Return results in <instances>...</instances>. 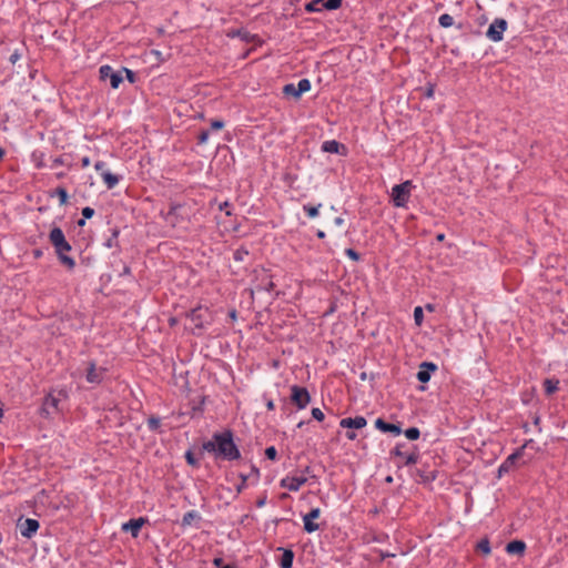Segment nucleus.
I'll return each mask as SVG.
<instances>
[{"label":"nucleus","instance_id":"nucleus-1","mask_svg":"<svg viewBox=\"0 0 568 568\" xmlns=\"http://www.w3.org/2000/svg\"><path fill=\"white\" fill-rule=\"evenodd\" d=\"M204 450L213 453L217 458L225 460L239 459L241 454L233 442L231 432L216 433L212 439L203 444Z\"/></svg>","mask_w":568,"mask_h":568},{"label":"nucleus","instance_id":"nucleus-2","mask_svg":"<svg viewBox=\"0 0 568 568\" xmlns=\"http://www.w3.org/2000/svg\"><path fill=\"white\" fill-rule=\"evenodd\" d=\"M50 241L52 245L55 247L57 253L59 254L62 263H64L68 266H73V260L64 254L65 252H69L71 250V246L65 241L64 234L61 229L54 227L51 230Z\"/></svg>","mask_w":568,"mask_h":568},{"label":"nucleus","instance_id":"nucleus-3","mask_svg":"<svg viewBox=\"0 0 568 568\" xmlns=\"http://www.w3.org/2000/svg\"><path fill=\"white\" fill-rule=\"evenodd\" d=\"M414 185L412 181H405L394 185L390 191V200L396 207H406Z\"/></svg>","mask_w":568,"mask_h":568},{"label":"nucleus","instance_id":"nucleus-4","mask_svg":"<svg viewBox=\"0 0 568 568\" xmlns=\"http://www.w3.org/2000/svg\"><path fill=\"white\" fill-rule=\"evenodd\" d=\"M291 392L292 403L295 404L298 409H304L310 404L311 396L305 387L294 385L292 386Z\"/></svg>","mask_w":568,"mask_h":568},{"label":"nucleus","instance_id":"nucleus-5","mask_svg":"<svg viewBox=\"0 0 568 568\" xmlns=\"http://www.w3.org/2000/svg\"><path fill=\"white\" fill-rule=\"evenodd\" d=\"M507 26H508V23L505 19H501V18L495 19L486 32L487 38L494 42L501 41L503 33L506 31Z\"/></svg>","mask_w":568,"mask_h":568},{"label":"nucleus","instance_id":"nucleus-6","mask_svg":"<svg viewBox=\"0 0 568 568\" xmlns=\"http://www.w3.org/2000/svg\"><path fill=\"white\" fill-rule=\"evenodd\" d=\"M307 483V477L301 475H288L281 479L280 486L291 491H297L300 488Z\"/></svg>","mask_w":568,"mask_h":568},{"label":"nucleus","instance_id":"nucleus-7","mask_svg":"<svg viewBox=\"0 0 568 568\" xmlns=\"http://www.w3.org/2000/svg\"><path fill=\"white\" fill-rule=\"evenodd\" d=\"M61 398H65V393L59 392L58 395L49 394L43 400L42 413L45 416H49V415L53 414L54 412H58L60 409L59 403H60Z\"/></svg>","mask_w":568,"mask_h":568},{"label":"nucleus","instance_id":"nucleus-8","mask_svg":"<svg viewBox=\"0 0 568 568\" xmlns=\"http://www.w3.org/2000/svg\"><path fill=\"white\" fill-rule=\"evenodd\" d=\"M105 374V368L98 367L94 362H89L85 369V379L90 384H100Z\"/></svg>","mask_w":568,"mask_h":568},{"label":"nucleus","instance_id":"nucleus-9","mask_svg":"<svg viewBox=\"0 0 568 568\" xmlns=\"http://www.w3.org/2000/svg\"><path fill=\"white\" fill-rule=\"evenodd\" d=\"M99 72L101 80L105 81L109 79L113 89H118L120 83L123 81L122 75L119 72H115L110 65H102Z\"/></svg>","mask_w":568,"mask_h":568},{"label":"nucleus","instance_id":"nucleus-10","mask_svg":"<svg viewBox=\"0 0 568 568\" xmlns=\"http://www.w3.org/2000/svg\"><path fill=\"white\" fill-rule=\"evenodd\" d=\"M148 523V519L144 517H139L134 519H130L129 521L122 524L121 529L125 532H130L133 538H136L140 534L141 528Z\"/></svg>","mask_w":568,"mask_h":568},{"label":"nucleus","instance_id":"nucleus-11","mask_svg":"<svg viewBox=\"0 0 568 568\" xmlns=\"http://www.w3.org/2000/svg\"><path fill=\"white\" fill-rule=\"evenodd\" d=\"M523 454H524V447L517 449L515 453H513L511 455H509L504 462L503 464L499 466L498 468V473H499V477L503 475V474H506L508 473L509 470H511L517 460L520 459L523 457Z\"/></svg>","mask_w":568,"mask_h":568},{"label":"nucleus","instance_id":"nucleus-12","mask_svg":"<svg viewBox=\"0 0 568 568\" xmlns=\"http://www.w3.org/2000/svg\"><path fill=\"white\" fill-rule=\"evenodd\" d=\"M321 509L313 508L310 513L303 516L304 529L308 534L314 532L318 529V525L315 523V519L320 518Z\"/></svg>","mask_w":568,"mask_h":568},{"label":"nucleus","instance_id":"nucleus-13","mask_svg":"<svg viewBox=\"0 0 568 568\" xmlns=\"http://www.w3.org/2000/svg\"><path fill=\"white\" fill-rule=\"evenodd\" d=\"M39 521L32 518L26 519L20 524V532L26 538H31L39 529Z\"/></svg>","mask_w":568,"mask_h":568},{"label":"nucleus","instance_id":"nucleus-14","mask_svg":"<svg viewBox=\"0 0 568 568\" xmlns=\"http://www.w3.org/2000/svg\"><path fill=\"white\" fill-rule=\"evenodd\" d=\"M366 424H367V422L363 416H356L354 418L347 417V418H343L339 422V426L342 428H347V429H361V428L365 427Z\"/></svg>","mask_w":568,"mask_h":568},{"label":"nucleus","instance_id":"nucleus-15","mask_svg":"<svg viewBox=\"0 0 568 568\" xmlns=\"http://www.w3.org/2000/svg\"><path fill=\"white\" fill-rule=\"evenodd\" d=\"M400 445H396V447L393 449L392 454L396 457L402 458V464L405 466L414 465L418 462V454L417 453H410L405 454L400 449Z\"/></svg>","mask_w":568,"mask_h":568},{"label":"nucleus","instance_id":"nucleus-16","mask_svg":"<svg viewBox=\"0 0 568 568\" xmlns=\"http://www.w3.org/2000/svg\"><path fill=\"white\" fill-rule=\"evenodd\" d=\"M437 366L434 363L424 362L417 372V379L422 383H427L430 379V372H435Z\"/></svg>","mask_w":568,"mask_h":568},{"label":"nucleus","instance_id":"nucleus-17","mask_svg":"<svg viewBox=\"0 0 568 568\" xmlns=\"http://www.w3.org/2000/svg\"><path fill=\"white\" fill-rule=\"evenodd\" d=\"M375 427L384 433H392L396 436L402 434V429L398 425L386 423L382 418L375 420Z\"/></svg>","mask_w":568,"mask_h":568},{"label":"nucleus","instance_id":"nucleus-18","mask_svg":"<svg viewBox=\"0 0 568 568\" xmlns=\"http://www.w3.org/2000/svg\"><path fill=\"white\" fill-rule=\"evenodd\" d=\"M322 150L327 153H341V154L346 153L345 145L341 144L339 142H337L335 140L325 141L322 144Z\"/></svg>","mask_w":568,"mask_h":568},{"label":"nucleus","instance_id":"nucleus-19","mask_svg":"<svg viewBox=\"0 0 568 568\" xmlns=\"http://www.w3.org/2000/svg\"><path fill=\"white\" fill-rule=\"evenodd\" d=\"M207 313L206 308L197 307L191 311L190 318L199 328L203 327L204 315Z\"/></svg>","mask_w":568,"mask_h":568},{"label":"nucleus","instance_id":"nucleus-20","mask_svg":"<svg viewBox=\"0 0 568 568\" xmlns=\"http://www.w3.org/2000/svg\"><path fill=\"white\" fill-rule=\"evenodd\" d=\"M526 549V544L521 540H513L507 544L506 551L509 555H523Z\"/></svg>","mask_w":568,"mask_h":568},{"label":"nucleus","instance_id":"nucleus-21","mask_svg":"<svg viewBox=\"0 0 568 568\" xmlns=\"http://www.w3.org/2000/svg\"><path fill=\"white\" fill-rule=\"evenodd\" d=\"M294 560V552L291 549H283V555L280 560L281 568H292Z\"/></svg>","mask_w":568,"mask_h":568},{"label":"nucleus","instance_id":"nucleus-22","mask_svg":"<svg viewBox=\"0 0 568 568\" xmlns=\"http://www.w3.org/2000/svg\"><path fill=\"white\" fill-rule=\"evenodd\" d=\"M101 175L108 189H112L119 183V178L109 171H103Z\"/></svg>","mask_w":568,"mask_h":568},{"label":"nucleus","instance_id":"nucleus-23","mask_svg":"<svg viewBox=\"0 0 568 568\" xmlns=\"http://www.w3.org/2000/svg\"><path fill=\"white\" fill-rule=\"evenodd\" d=\"M544 387H545V392L547 395H552L559 388V381L558 379H546L544 382Z\"/></svg>","mask_w":568,"mask_h":568},{"label":"nucleus","instance_id":"nucleus-24","mask_svg":"<svg viewBox=\"0 0 568 568\" xmlns=\"http://www.w3.org/2000/svg\"><path fill=\"white\" fill-rule=\"evenodd\" d=\"M324 8V0H313L306 4V10L310 12L321 11Z\"/></svg>","mask_w":568,"mask_h":568},{"label":"nucleus","instance_id":"nucleus-25","mask_svg":"<svg viewBox=\"0 0 568 568\" xmlns=\"http://www.w3.org/2000/svg\"><path fill=\"white\" fill-rule=\"evenodd\" d=\"M439 24L443 27V28H449L454 24V19L450 14L448 13H444L439 17Z\"/></svg>","mask_w":568,"mask_h":568},{"label":"nucleus","instance_id":"nucleus-26","mask_svg":"<svg viewBox=\"0 0 568 568\" xmlns=\"http://www.w3.org/2000/svg\"><path fill=\"white\" fill-rule=\"evenodd\" d=\"M477 550L483 552L484 555H489L491 549H490V544H489L488 539H481L477 544Z\"/></svg>","mask_w":568,"mask_h":568},{"label":"nucleus","instance_id":"nucleus-27","mask_svg":"<svg viewBox=\"0 0 568 568\" xmlns=\"http://www.w3.org/2000/svg\"><path fill=\"white\" fill-rule=\"evenodd\" d=\"M297 94L301 97L302 93L310 91L311 82L307 79L300 80L297 84Z\"/></svg>","mask_w":568,"mask_h":568},{"label":"nucleus","instance_id":"nucleus-28","mask_svg":"<svg viewBox=\"0 0 568 568\" xmlns=\"http://www.w3.org/2000/svg\"><path fill=\"white\" fill-rule=\"evenodd\" d=\"M405 436L407 439L409 440H416L419 438L420 436V432L418 428L416 427H410L408 429L405 430Z\"/></svg>","mask_w":568,"mask_h":568},{"label":"nucleus","instance_id":"nucleus-29","mask_svg":"<svg viewBox=\"0 0 568 568\" xmlns=\"http://www.w3.org/2000/svg\"><path fill=\"white\" fill-rule=\"evenodd\" d=\"M320 207H321V204H318L317 206L304 205L303 210L307 213V215L311 219H314V217H316L318 215V209Z\"/></svg>","mask_w":568,"mask_h":568},{"label":"nucleus","instance_id":"nucleus-30","mask_svg":"<svg viewBox=\"0 0 568 568\" xmlns=\"http://www.w3.org/2000/svg\"><path fill=\"white\" fill-rule=\"evenodd\" d=\"M414 320L416 325L420 326L424 320L423 308L420 306H416L414 310Z\"/></svg>","mask_w":568,"mask_h":568},{"label":"nucleus","instance_id":"nucleus-31","mask_svg":"<svg viewBox=\"0 0 568 568\" xmlns=\"http://www.w3.org/2000/svg\"><path fill=\"white\" fill-rule=\"evenodd\" d=\"M342 4V0H324V8L327 10L338 9Z\"/></svg>","mask_w":568,"mask_h":568},{"label":"nucleus","instance_id":"nucleus-32","mask_svg":"<svg viewBox=\"0 0 568 568\" xmlns=\"http://www.w3.org/2000/svg\"><path fill=\"white\" fill-rule=\"evenodd\" d=\"M283 92L287 95H293L294 98H300V95L297 94V88L293 83L286 84L283 89Z\"/></svg>","mask_w":568,"mask_h":568},{"label":"nucleus","instance_id":"nucleus-33","mask_svg":"<svg viewBox=\"0 0 568 568\" xmlns=\"http://www.w3.org/2000/svg\"><path fill=\"white\" fill-rule=\"evenodd\" d=\"M246 256H248V251H247V250H245V248H243V247L237 248V250L234 252V258H235L236 261L242 262V261H244V260H245V257H246Z\"/></svg>","mask_w":568,"mask_h":568},{"label":"nucleus","instance_id":"nucleus-34","mask_svg":"<svg viewBox=\"0 0 568 568\" xmlns=\"http://www.w3.org/2000/svg\"><path fill=\"white\" fill-rule=\"evenodd\" d=\"M161 425V420L158 417H150L148 419V427L151 430H158Z\"/></svg>","mask_w":568,"mask_h":568},{"label":"nucleus","instance_id":"nucleus-35","mask_svg":"<svg viewBox=\"0 0 568 568\" xmlns=\"http://www.w3.org/2000/svg\"><path fill=\"white\" fill-rule=\"evenodd\" d=\"M57 194L59 196V200H60V204L63 205L67 203L68 201V193L67 191L63 189V187H59L57 189Z\"/></svg>","mask_w":568,"mask_h":568},{"label":"nucleus","instance_id":"nucleus-36","mask_svg":"<svg viewBox=\"0 0 568 568\" xmlns=\"http://www.w3.org/2000/svg\"><path fill=\"white\" fill-rule=\"evenodd\" d=\"M417 475L419 476L420 480L424 483L433 481L436 478V476L434 474H425L422 470H417Z\"/></svg>","mask_w":568,"mask_h":568},{"label":"nucleus","instance_id":"nucleus-37","mask_svg":"<svg viewBox=\"0 0 568 568\" xmlns=\"http://www.w3.org/2000/svg\"><path fill=\"white\" fill-rule=\"evenodd\" d=\"M265 455L268 459L275 460L277 457V450L274 446H270L265 449Z\"/></svg>","mask_w":568,"mask_h":568},{"label":"nucleus","instance_id":"nucleus-38","mask_svg":"<svg viewBox=\"0 0 568 568\" xmlns=\"http://www.w3.org/2000/svg\"><path fill=\"white\" fill-rule=\"evenodd\" d=\"M312 416L318 422H322L325 418L324 413L320 408H313Z\"/></svg>","mask_w":568,"mask_h":568},{"label":"nucleus","instance_id":"nucleus-39","mask_svg":"<svg viewBox=\"0 0 568 568\" xmlns=\"http://www.w3.org/2000/svg\"><path fill=\"white\" fill-rule=\"evenodd\" d=\"M246 480H247V477L242 475L241 476V483L236 486V491L237 493H242L245 489Z\"/></svg>","mask_w":568,"mask_h":568},{"label":"nucleus","instance_id":"nucleus-40","mask_svg":"<svg viewBox=\"0 0 568 568\" xmlns=\"http://www.w3.org/2000/svg\"><path fill=\"white\" fill-rule=\"evenodd\" d=\"M93 214H94V210L89 206H87L82 210V215L84 219H90L93 216Z\"/></svg>","mask_w":568,"mask_h":568},{"label":"nucleus","instance_id":"nucleus-41","mask_svg":"<svg viewBox=\"0 0 568 568\" xmlns=\"http://www.w3.org/2000/svg\"><path fill=\"white\" fill-rule=\"evenodd\" d=\"M223 126H224V123H223V121H221V120H214V121H212V123H211V128H212L213 130H220V129H222Z\"/></svg>","mask_w":568,"mask_h":568},{"label":"nucleus","instance_id":"nucleus-42","mask_svg":"<svg viewBox=\"0 0 568 568\" xmlns=\"http://www.w3.org/2000/svg\"><path fill=\"white\" fill-rule=\"evenodd\" d=\"M209 139V132L207 131H203L200 135H199V142L201 144L205 143Z\"/></svg>","mask_w":568,"mask_h":568},{"label":"nucleus","instance_id":"nucleus-43","mask_svg":"<svg viewBox=\"0 0 568 568\" xmlns=\"http://www.w3.org/2000/svg\"><path fill=\"white\" fill-rule=\"evenodd\" d=\"M194 517V513L193 511H190V513H186L183 517V523L184 524H190L191 523V519Z\"/></svg>","mask_w":568,"mask_h":568},{"label":"nucleus","instance_id":"nucleus-44","mask_svg":"<svg viewBox=\"0 0 568 568\" xmlns=\"http://www.w3.org/2000/svg\"><path fill=\"white\" fill-rule=\"evenodd\" d=\"M357 435L356 433L354 432V429H348L346 432V438L349 439V440H354L356 439Z\"/></svg>","mask_w":568,"mask_h":568},{"label":"nucleus","instance_id":"nucleus-45","mask_svg":"<svg viewBox=\"0 0 568 568\" xmlns=\"http://www.w3.org/2000/svg\"><path fill=\"white\" fill-rule=\"evenodd\" d=\"M265 504H266V495L262 496V497H261V498H258V499H257V501H256V506H257L258 508L264 507V506H265Z\"/></svg>","mask_w":568,"mask_h":568},{"label":"nucleus","instance_id":"nucleus-46","mask_svg":"<svg viewBox=\"0 0 568 568\" xmlns=\"http://www.w3.org/2000/svg\"><path fill=\"white\" fill-rule=\"evenodd\" d=\"M346 254H347L351 258H353V260H358V254H357L354 250H352V248H348V250L346 251Z\"/></svg>","mask_w":568,"mask_h":568},{"label":"nucleus","instance_id":"nucleus-47","mask_svg":"<svg viewBox=\"0 0 568 568\" xmlns=\"http://www.w3.org/2000/svg\"><path fill=\"white\" fill-rule=\"evenodd\" d=\"M185 458H186V462H187L189 464H191V465H194V464H195V459H194V457H193V455H192V453H191V452H187V453L185 454Z\"/></svg>","mask_w":568,"mask_h":568},{"label":"nucleus","instance_id":"nucleus-48","mask_svg":"<svg viewBox=\"0 0 568 568\" xmlns=\"http://www.w3.org/2000/svg\"><path fill=\"white\" fill-rule=\"evenodd\" d=\"M19 59H20V54H19L17 51H16V52H13V53L10 55V58H9L10 62H11V63H13V64H14Z\"/></svg>","mask_w":568,"mask_h":568},{"label":"nucleus","instance_id":"nucleus-49","mask_svg":"<svg viewBox=\"0 0 568 568\" xmlns=\"http://www.w3.org/2000/svg\"><path fill=\"white\" fill-rule=\"evenodd\" d=\"M334 224L336 226H343L344 225V219L342 216H337L334 219Z\"/></svg>","mask_w":568,"mask_h":568},{"label":"nucleus","instance_id":"nucleus-50","mask_svg":"<svg viewBox=\"0 0 568 568\" xmlns=\"http://www.w3.org/2000/svg\"><path fill=\"white\" fill-rule=\"evenodd\" d=\"M104 166H105V163L102 161L97 162L94 165L97 171H102L104 169Z\"/></svg>","mask_w":568,"mask_h":568},{"label":"nucleus","instance_id":"nucleus-51","mask_svg":"<svg viewBox=\"0 0 568 568\" xmlns=\"http://www.w3.org/2000/svg\"><path fill=\"white\" fill-rule=\"evenodd\" d=\"M125 72H126V77L129 79L130 82H133L134 81V73L129 70V69H125Z\"/></svg>","mask_w":568,"mask_h":568},{"label":"nucleus","instance_id":"nucleus-52","mask_svg":"<svg viewBox=\"0 0 568 568\" xmlns=\"http://www.w3.org/2000/svg\"><path fill=\"white\" fill-rule=\"evenodd\" d=\"M82 168H88L90 165V159L88 156H84L81 160Z\"/></svg>","mask_w":568,"mask_h":568},{"label":"nucleus","instance_id":"nucleus-53","mask_svg":"<svg viewBox=\"0 0 568 568\" xmlns=\"http://www.w3.org/2000/svg\"><path fill=\"white\" fill-rule=\"evenodd\" d=\"M222 564H223V559L222 558H214L213 559V565L214 566L220 567Z\"/></svg>","mask_w":568,"mask_h":568},{"label":"nucleus","instance_id":"nucleus-54","mask_svg":"<svg viewBox=\"0 0 568 568\" xmlns=\"http://www.w3.org/2000/svg\"><path fill=\"white\" fill-rule=\"evenodd\" d=\"M239 36H241L243 38V40H245V41H248V39H250V36L247 32H243V33L239 32Z\"/></svg>","mask_w":568,"mask_h":568},{"label":"nucleus","instance_id":"nucleus-55","mask_svg":"<svg viewBox=\"0 0 568 568\" xmlns=\"http://www.w3.org/2000/svg\"><path fill=\"white\" fill-rule=\"evenodd\" d=\"M267 409L273 410L274 409V403L272 400H268L266 404Z\"/></svg>","mask_w":568,"mask_h":568},{"label":"nucleus","instance_id":"nucleus-56","mask_svg":"<svg viewBox=\"0 0 568 568\" xmlns=\"http://www.w3.org/2000/svg\"><path fill=\"white\" fill-rule=\"evenodd\" d=\"M433 94H434V89H433V87H430V88L427 90L426 95H427L428 98H432V97H433Z\"/></svg>","mask_w":568,"mask_h":568},{"label":"nucleus","instance_id":"nucleus-57","mask_svg":"<svg viewBox=\"0 0 568 568\" xmlns=\"http://www.w3.org/2000/svg\"><path fill=\"white\" fill-rule=\"evenodd\" d=\"M227 206H229V203L224 202L223 204L220 205V209L221 210H226Z\"/></svg>","mask_w":568,"mask_h":568},{"label":"nucleus","instance_id":"nucleus-58","mask_svg":"<svg viewBox=\"0 0 568 568\" xmlns=\"http://www.w3.org/2000/svg\"><path fill=\"white\" fill-rule=\"evenodd\" d=\"M317 236H318L320 239H324V237H325V233H324L323 231H318V232H317Z\"/></svg>","mask_w":568,"mask_h":568},{"label":"nucleus","instance_id":"nucleus-59","mask_svg":"<svg viewBox=\"0 0 568 568\" xmlns=\"http://www.w3.org/2000/svg\"><path fill=\"white\" fill-rule=\"evenodd\" d=\"M444 239H445L444 234H438L437 235V241L442 242V241H444Z\"/></svg>","mask_w":568,"mask_h":568},{"label":"nucleus","instance_id":"nucleus-60","mask_svg":"<svg viewBox=\"0 0 568 568\" xmlns=\"http://www.w3.org/2000/svg\"><path fill=\"white\" fill-rule=\"evenodd\" d=\"M230 316H231L233 320H235V318H236V312H235V311H232V312L230 313Z\"/></svg>","mask_w":568,"mask_h":568},{"label":"nucleus","instance_id":"nucleus-61","mask_svg":"<svg viewBox=\"0 0 568 568\" xmlns=\"http://www.w3.org/2000/svg\"><path fill=\"white\" fill-rule=\"evenodd\" d=\"M4 155V150L0 148V159Z\"/></svg>","mask_w":568,"mask_h":568},{"label":"nucleus","instance_id":"nucleus-62","mask_svg":"<svg viewBox=\"0 0 568 568\" xmlns=\"http://www.w3.org/2000/svg\"><path fill=\"white\" fill-rule=\"evenodd\" d=\"M84 223H85V222H84V220H80V221L78 222V224H79L80 226H83V225H84Z\"/></svg>","mask_w":568,"mask_h":568},{"label":"nucleus","instance_id":"nucleus-63","mask_svg":"<svg viewBox=\"0 0 568 568\" xmlns=\"http://www.w3.org/2000/svg\"><path fill=\"white\" fill-rule=\"evenodd\" d=\"M303 425H304V422H300V423L297 424V427H298V428H301V427H303Z\"/></svg>","mask_w":568,"mask_h":568},{"label":"nucleus","instance_id":"nucleus-64","mask_svg":"<svg viewBox=\"0 0 568 568\" xmlns=\"http://www.w3.org/2000/svg\"><path fill=\"white\" fill-rule=\"evenodd\" d=\"M222 568H234V567H233V566L227 565V566H224V567H222Z\"/></svg>","mask_w":568,"mask_h":568}]
</instances>
